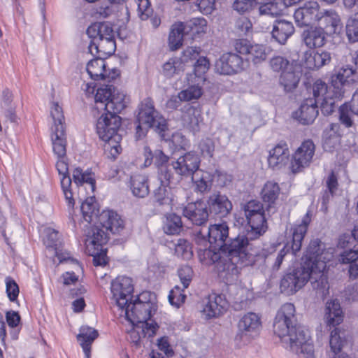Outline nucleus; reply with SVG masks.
Segmentation results:
<instances>
[{"label":"nucleus","mask_w":358,"mask_h":358,"mask_svg":"<svg viewBox=\"0 0 358 358\" xmlns=\"http://www.w3.org/2000/svg\"><path fill=\"white\" fill-rule=\"evenodd\" d=\"M227 306L223 295L213 293L203 300L201 313L206 320L218 317L227 310Z\"/></svg>","instance_id":"nucleus-15"},{"label":"nucleus","mask_w":358,"mask_h":358,"mask_svg":"<svg viewBox=\"0 0 358 358\" xmlns=\"http://www.w3.org/2000/svg\"><path fill=\"white\" fill-rule=\"evenodd\" d=\"M163 229L167 234L174 235L179 234L182 229L181 217L175 213L167 215Z\"/></svg>","instance_id":"nucleus-48"},{"label":"nucleus","mask_w":358,"mask_h":358,"mask_svg":"<svg viewBox=\"0 0 358 358\" xmlns=\"http://www.w3.org/2000/svg\"><path fill=\"white\" fill-rule=\"evenodd\" d=\"M329 259L330 254L325 252L323 243L317 238L310 241L301 264L311 262L315 266L319 262H323L327 264V261Z\"/></svg>","instance_id":"nucleus-25"},{"label":"nucleus","mask_w":358,"mask_h":358,"mask_svg":"<svg viewBox=\"0 0 358 358\" xmlns=\"http://www.w3.org/2000/svg\"><path fill=\"white\" fill-rule=\"evenodd\" d=\"M44 244L47 248H52L55 250H59L62 246V241L59 232L52 228H47L45 230Z\"/></svg>","instance_id":"nucleus-52"},{"label":"nucleus","mask_w":358,"mask_h":358,"mask_svg":"<svg viewBox=\"0 0 358 358\" xmlns=\"http://www.w3.org/2000/svg\"><path fill=\"white\" fill-rule=\"evenodd\" d=\"M319 15V3L317 1H308L295 10L294 17L298 26L306 27L317 22Z\"/></svg>","instance_id":"nucleus-20"},{"label":"nucleus","mask_w":358,"mask_h":358,"mask_svg":"<svg viewBox=\"0 0 358 358\" xmlns=\"http://www.w3.org/2000/svg\"><path fill=\"white\" fill-rule=\"evenodd\" d=\"M113 300L117 308H124L131 299L134 292L132 279L126 276H119L111 282Z\"/></svg>","instance_id":"nucleus-12"},{"label":"nucleus","mask_w":358,"mask_h":358,"mask_svg":"<svg viewBox=\"0 0 358 358\" xmlns=\"http://www.w3.org/2000/svg\"><path fill=\"white\" fill-rule=\"evenodd\" d=\"M245 62L238 55L231 52L223 54L215 63V70L220 74L231 75L244 69Z\"/></svg>","instance_id":"nucleus-19"},{"label":"nucleus","mask_w":358,"mask_h":358,"mask_svg":"<svg viewBox=\"0 0 358 358\" xmlns=\"http://www.w3.org/2000/svg\"><path fill=\"white\" fill-rule=\"evenodd\" d=\"M325 317L329 325L335 327L343 322V315L339 301L337 299L327 302Z\"/></svg>","instance_id":"nucleus-41"},{"label":"nucleus","mask_w":358,"mask_h":358,"mask_svg":"<svg viewBox=\"0 0 358 358\" xmlns=\"http://www.w3.org/2000/svg\"><path fill=\"white\" fill-rule=\"evenodd\" d=\"M266 58L264 47L262 45H252L248 55V60H251L255 64L260 63Z\"/></svg>","instance_id":"nucleus-57"},{"label":"nucleus","mask_w":358,"mask_h":358,"mask_svg":"<svg viewBox=\"0 0 358 358\" xmlns=\"http://www.w3.org/2000/svg\"><path fill=\"white\" fill-rule=\"evenodd\" d=\"M184 71V65L177 58L170 59L163 66V73L168 78L173 77Z\"/></svg>","instance_id":"nucleus-54"},{"label":"nucleus","mask_w":358,"mask_h":358,"mask_svg":"<svg viewBox=\"0 0 358 358\" xmlns=\"http://www.w3.org/2000/svg\"><path fill=\"white\" fill-rule=\"evenodd\" d=\"M207 206L210 213L218 215L220 217L227 216L232 210V203L228 197L220 192L213 193L207 200Z\"/></svg>","instance_id":"nucleus-24"},{"label":"nucleus","mask_w":358,"mask_h":358,"mask_svg":"<svg viewBox=\"0 0 358 358\" xmlns=\"http://www.w3.org/2000/svg\"><path fill=\"white\" fill-rule=\"evenodd\" d=\"M155 296L150 292H143L137 296L136 299L133 301L132 308H143L141 312L136 315L134 317V315L131 314L132 317L131 318L136 321V320H149L153 312L156 311L157 306L155 303ZM139 321V320H137Z\"/></svg>","instance_id":"nucleus-18"},{"label":"nucleus","mask_w":358,"mask_h":358,"mask_svg":"<svg viewBox=\"0 0 358 358\" xmlns=\"http://www.w3.org/2000/svg\"><path fill=\"white\" fill-rule=\"evenodd\" d=\"M246 218L250 217L257 213H263V205L261 202L255 200L248 201L243 208Z\"/></svg>","instance_id":"nucleus-63"},{"label":"nucleus","mask_w":358,"mask_h":358,"mask_svg":"<svg viewBox=\"0 0 358 358\" xmlns=\"http://www.w3.org/2000/svg\"><path fill=\"white\" fill-rule=\"evenodd\" d=\"M326 190L322 196V202L326 203L333 196L338 189V178L334 171H331L324 179Z\"/></svg>","instance_id":"nucleus-51"},{"label":"nucleus","mask_w":358,"mask_h":358,"mask_svg":"<svg viewBox=\"0 0 358 358\" xmlns=\"http://www.w3.org/2000/svg\"><path fill=\"white\" fill-rule=\"evenodd\" d=\"M183 215L194 224L204 227L209 216L208 206L200 200L189 203L183 209Z\"/></svg>","instance_id":"nucleus-21"},{"label":"nucleus","mask_w":358,"mask_h":358,"mask_svg":"<svg viewBox=\"0 0 358 358\" xmlns=\"http://www.w3.org/2000/svg\"><path fill=\"white\" fill-rule=\"evenodd\" d=\"M116 49V43L114 38H106V39H100L97 41L90 42L88 46L89 52L95 55L101 54V55H111Z\"/></svg>","instance_id":"nucleus-38"},{"label":"nucleus","mask_w":358,"mask_h":358,"mask_svg":"<svg viewBox=\"0 0 358 358\" xmlns=\"http://www.w3.org/2000/svg\"><path fill=\"white\" fill-rule=\"evenodd\" d=\"M175 253L184 259H189L192 257L190 243L185 239H179L175 245Z\"/></svg>","instance_id":"nucleus-56"},{"label":"nucleus","mask_w":358,"mask_h":358,"mask_svg":"<svg viewBox=\"0 0 358 358\" xmlns=\"http://www.w3.org/2000/svg\"><path fill=\"white\" fill-rule=\"evenodd\" d=\"M184 24L186 33L193 38L196 35L206 32L207 22L204 18L196 17L185 22Z\"/></svg>","instance_id":"nucleus-46"},{"label":"nucleus","mask_w":358,"mask_h":358,"mask_svg":"<svg viewBox=\"0 0 358 358\" xmlns=\"http://www.w3.org/2000/svg\"><path fill=\"white\" fill-rule=\"evenodd\" d=\"M99 222L106 231L113 234L119 233L124 228V222L120 216L115 211L103 210L99 216Z\"/></svg>","instance_id":"nucleus-29"},{"label":"nucleus","mask_w":358,"mask_h":358,"mask_svg":"<svg viewBox=\"0 0 358 358\" xmlns=\"http://www.w3.org/2000/svg\"><path fill=\"white\" fill-rule=\"evenodd\" d=\"M301 38L308 48H316L325 44L326 33L322 27H310L303 31Z\"/></svg>","instance_id":"nucleus-32"},{"label":"nucleus","mask_w":358,"mask_h":358,"mask_svg":"<svg viewBox=\"0 0 358 358\" xmlns=\"http://www.w3.org/2000/svg\"><path fill=\"white\" fill-rule=\"evenodd\" d=\"M301 76V67L294 64L280 73L279 83L283 87L285 92H292L298 87Z\"/></svg>","instance_id":"nucleus-28"},{"label":"nucleus","mask_w":358,"mask_h":358,"mask_svg":"<svg viewBox=\"0 0 358 358\" xmlns=\"http://www.w3.org/2000/svg\"><path fill=\"white\" fill-rule=\"evenodd\" d=\"M154 202L158 206L171 208L174 201L171 188L166 185H160L153 192Z\"/></svg>","instance_id":"nucleus-42"},{"label":"nucleus","mask_w":358,"mask_h":358,"mask_svg":"<svg viewBox=\"0 0 358 358\" xmlns=\"http://www.w3.org/2000/svg\"><path fill=\"white\" fill-rule=\"evenodd\" d=\"M339 113L341 122L346 127H352L354 122L352 115H358V89L353 94L351 101L340 107Z\"/></svg>","instance_id":"nucleus-31"},{"label":"nucleus","mask_w":358,"mask_h":358,"mask_svg":"<svg viewBox=\"0 0 358 358\" xmlns=\"http://www.w3.org/2000/svg\"><path fill=\"white\" fill-rule=\"evenodd\" d=\"M257 3L259 5V13L262 15L275 17L282 11L275 0H259Z\"/></svg>","instance_id":"nucleus-50"},{"label":"nucleus","mask_w":358,"mask_h":358,"mask_svg":"<svg viewBox=\"0 0 358 358\" xmlns=\"http://www.w3.org/2000/svg\"><path fill=\"white\" fill-rule=\"evenodd\" d=\"M80 208L84 219L88 222H92L93 217H96L98 215L99 208L94 196L87 197L82 203Z\"/></svg>","instance_id":"nucleus-47"},{"label":"nucleus","mask_w":358,"mask_h":358,"mask_svg":"<svg viewBox=\"0 0 358 358\" xmlns=\"http://www.w3.org/2000/svg\"><path fill=\"white\" fill-rule=\"evenodd\" d=\"M200 158L194 152H188L180 156L171 165L175 172L181 176H192L199 170Z\"/></svg>","instance_id":"nucleus-16"},{"label":"nucleus","mask_w":358,"mask_h":358,"mask_svg":"<svg viewBox=\"0 0 358 358\" xmlns=\"http://www.w3.org/2000/svg\"><path fill=\"white\" fill-rule=\"evenodd\" d=\"M280 193V187L278 183L268 181L267 182L261 192V196L263 201L268 203L270 208L275 203Z\"/></svg>","instance_id":"nucleus-44"},{"label":"nucleus","mask_w":358,"mask_h":358,"mask_svg":"<svg viewBox=\"0 0 358 358\" xmlns=\"http://www.w3.org/2000/svg\"><path fill=\"white\" fill-rule=\"evenodd\" d=\"M287 345L285 347L291 351L299 354L301 353L307 358H312L314 352V348L310 336L307 330H299L296 334H292L291 338H285Z\"/></svg>","instance_id":"nucleus-13"},{"label":"nucleus","mask_w":358,"mask_h":358,"mask_svg":"<svg viewBox=\"0 0 358 358\" xmlns=\"http://www.w3.org/2000/svg\"><path fill=\"white\" fill-rule=\"evenodd\" d=\"M261 327L260 317L254 313L244 315L238 323L236 341L246 343L255 336Z\"/></svg>","instance_id":"nucleus-11"},{"label":"nucleus","mask_w":358,"mask_h":358,"mask_svg":"<svg viewBox=\"0 0 358 358\" xmlns=\"http://www.w3.org/2000/svg\"><path fill=\"white\" fill-rule=\"evenodd\" d=\"M186 295L183 293L179 286L176 285L172 289L169 294V301L172 306L179 307L185 302Z\"/></svg>","instance_id":"nucleus-62"},{"label":"nucleus","mask_w":358,"mask_h":358,"mask_svg":"<svg viewBox=\"0 0 358 358\" xmlns=\"http://www.w3.org/2000/svg\"><path fill=\"white\" fill-rule=\"evenodd\" d=\"M315 145L311 140L303 141L296 150L291 162L292 172L296 173L308 166L315 155Z\"/></svg>","instance_id":"nucleus-17"},{"label":"nucleus","mask_w":358,"mask_h":358,"mask_svg":"<svg viewBox=\"0 0 358 358\" xmlns=\"http://www.w3.org/2000/svg\"><path fill=\"white\" fill-rule=\"evenodd\" d=\"M252 241L245 234H240L222 250L205 249L204 264H216L220 276L231 283L236 280L241 268L254 265L259 255V250L252 249Z\"/></svg>","instance_id":"nucleus-1"},{"label":"nucleus","mask_w":358,"mask_h":358,"mask_svg":"<svg viewBox=\"0 0 358 358\" xmlns=\"http://www.w3.org/2000/svg\"><path fill=\"white\" fill-rule=\"evenodd\" d=\"M120 125V117L106 111L99 117L96 125L99 138L106 142L105 151L108 152V157L113 159H116L122 150L120 145L122 136L117 134Z\"/></svg>","instance_id":"nucleus-3"},{"label":"nucleus","mask_w":358,"mask_h":358,"mask_svg":"<svg viewBox=\"0 0 358 358\" xmlns=\"http://www.w3.org/2000/svg\"><path fill=\"white\" fill-rule=\"evenodd\" d=\"M108 239L107 231H104L103 228L99 227H92L88 232L85 240V246L87 251L103 248V245L106 243ZM92 252L94 253V251Z\"/></svg>","instance_id":"nucleus-34"},{"label":"nucleus","mask_w":358,"mask_h":358,"mask_svg":"<svg viewBox=\"0 0 358 358\" xmlns=\"http://www.w3.org/2000/svg\"><path fill=\"white\" fill-rule=\"evenodd\" d=\"M195 242L201 248L199 249V255L201 261L204 264L203 250L211 249L217 251L222 250L227 244L225 243L229 236V227L225 223L210 225L209 227H202L195 230Z\"/></svg>","instance_id":"nucleus-6"},{"label":"nucleus","mask_w":358,"mask_h":358,"mask_svg":"<svg viewBox=\"0 0 358 358\" xmlns=\"http://www.w3.org/2000/svg\"><path fill=\"white\" fill-rule=\"evenodd\" d=\"M64 153L62 155H59L53 149L55 155L57 157L58 160L56 163V168L61 178V187L65 196L66 201L70 207H73L74 199L73 198V193L71 189L72 183L71 178L69 173V164L66 159V139H64Z\"/></svg>","instance_id":"nucleus-14"},{"label":"nucleus","mask_w":358,"mask_h":358,"mask_svg":"<svg viewBox=\"0 0 358 358\" xmlns=\"http://www.w3.org/2000/svg\"><path fill=\"white\" fill-rule=\"evenodd\" d=\"M201 48L197 47H187L185 50H184L182 52V55L180 59L181 61V64L184 65L185 63H187L191 61L197 60L200 58H203L204 57H200Z\"/></svg>","instance_id":"nucleus-60"},{"label":"nucleus","mask_w":358,"mask_h":358,"mask_svg":"<svg viewBox=\"0 0 358 358\" xmlns=\"http://www.w3.org/2000/svg\"><path fill=\"white\" fill-rule=\"evenodd\" d=\"M98 109L104 110L113 115L121 113L127 106V96L113 85L98 88L94 96Z\"/></svg>","instance_id":"nucleus-9"},{"label":"nucleus","mask_w":358,"mask_h":358,"mask_svg":"<svg viewBox=\"0 0 358 358\" xmlns=\"http://www.w3.org/2000/svg\"><path fill=\"white\" fill-rule=\"evenodd\" d=\"M294 64V62H290L286 57L280 55L273 56L269 61L271 69L274 72H280L281 73Z\"/></svg>","instance_id":"nucleus-55"},{"label":"nucleus","mask_w":358,"mask_h":358,"mask_svg":"<svg viewBox=\"0 0 358 358\" xmlns=\"http://www.w3.org/2000/svg\"><path fill=\"white\" fill-rule=\"evenodd\" d=\"M326 268L327 264L323 262H319L315 266L311 262L300 264L283 276L281 291L288 295L294 294L310 280L316 294L324 298L329 294V289Z\"/></svg>","instance_id":"nucleus-2"},{"label":"nucleus","mask_w":358,"mask_h":358,"mask_svg":"<svg viewBox=\"0 0 358 358\" xmlns=\"http://www.w3.org/2000/svg\"><path fill=\"white\" fill-rule=\"evenodd\" d=\"M295 307L291 303L283 304L278 310L273 322L274 333L280 338L284 347L287 343L285 338H291L292 334H296L303 328L296 326Z\"/></svg>","instance_id":"nucleus-8"},{"label":"nucleus","mask_w":358,"mask_h":358,"mask_svg":"<svg viewBox=\"0 0 358 358\" xmlns=\"http://www.w3.org/2000/svg\"><path fill=\"white\" fill-rule=\"evenodd\" d=\"M98 336V331L92 327L89 326L80 327L77 339L83 350L86 358L90 357L91 345Z\"/></svg>","instance_id":"nucleus-37"},{"label":"nucleus","mask_w":358,"mask_h":358,"mask_svg":"<svg viewBox=\"0 0 358 358\" xmlns=\"http://www.w3.org/2000/svg\"><path fill=\"white\" fill-rule=\"evenodd\" d=\"M342 264H350L349 273L350 276L356 277L358 275V251L349 250L344 251L339 258Z\"/></svg>","instance_id":"nucleus-45"},{"label":"nucleus","mask_w":358,"mask_h":358,"mask_svg":"<svg viewBox=\"0 0 358 358\" xmlns=\"http://www.w3.org/2000/svg\"><path fill=\"white\" fill-rule=\"evenodd\" d=\"M129 187L133 195L138 198H145L150 192L148 180L146 176L134 174L130 178Z\"/></svg>","instance_id":"nucleus-40"},{"label":"nucleus","mask_w":358,"mask_h":358,"mask_svg":"<svg viewBox=\"0 0 358 358\" xmlns=\"http://www.w3.org/2000/svg\"><path fill=\"white\" fill-rule=\"evenodd\" d=\"M313 99L317 100V103L324 96H329L328 91V86L326 83L320 79L317 80L312 87Z\"/></svg>","instance_id":"nucleus-59"},{"label":"nucleus","mask_w":358,"mask_h":358,"mask_svg":"<svg viewBox=\"0 0 358 358\" xmlns=\"http://www.w3.org/2000/svg\"><path fill=\"white\" fill-rule=\"evenodd\" d=\"M50 115L54 122L51 140L52 149L59 155L64 153V139L66 138L65 128L64 125V116L62 107L58 103H53L50 109Z\"/></svg>","instance_id":"nucleus-10"},{"label":"nucleus","mask_w":358,"mask_h":358,"mask_svg":"<svg viewBox=\"0 0 358 358\" xmlns=\"http://www.w3.org/2000/svg\"><path fill=\"white\" fill-rule=\"evenodd\" d=\"M329 345L334 356L341 352V350L343 345V341L341 339L340 332L336 328L331 332Z\"/></svg>","instance_id":"nucleus-61"},{"label":"nucleus","mask_w":358,"mask_h":358,"mask_svg":"<svg viewBox=\"0 0 358 358\" xmlns=\"http://www.w3.org/2000/svg\"><path fill=\"white\" fill-rule=\"evenodd\" d=\"M317 22L320 27L326 29L330 34L336 32L338 27L341 24V20L338 13L334 9H325L320 10V15Z\"/></svg>","instance_id":"nucleus-30"},{"label":"nucleus","mask_w":358,"mask_h":358,"mask_svg":"<svg viewBox=\"0 0 358 358\" xmlns=\"http://www.w3.org/2000/svg\"><path fill=\"white\" fill-rule=\"evenodd\" d=\"M5 282L6 291L9 300L12 302L17 301L20 292L18 285L11 277H6Z\"/></svg>","instance_id":"nucleus-64"},{"label":"nucleus","mask_w":358,"mask_h":358,"mask_svg":"<svg viewBox=\"0 0 358 358\" xmlns=\"http://www.w3.org/2000/svg\"><path fill=\"white\" fill-rule=\"evenodd\" d=\"M331 54L327 51L306 52L304 65L310 70L318 69L331 62Z\"/></svg>","instance_id":"nucleus-35"},{"label":"nucleus","mask_w":358,"mask_h":358,"mask_svg":"<svg viewBox=\"0 0 358 358\" xmlns=\"http://www.w3.org/2000/svg\"><path fill=\"white\" fill-rule=\"evenodd\" d=\"M210 67L206 57L200 58L194 64V73L187 75L190 86L178 93V96L171 98L169 101L171 107L176 108L180 101H190L199 99L203 94L201 84L205 80V74Z\"/></svg>","instance_id":"nucleus-5"},{"label":"nucleus","mask_w":358,"mask_h":358,"mask_svg":"<svg viewBox=\"0 0 358 358\" xmlns=\"http://www.w3.org/2000/svg\"><path fill=\"white\" fill-rule=\"evenodd\" d=\"M289 155L288 145L281 141L269 151L268 166L272 169H280L287 164Z\"/></svg>","instance_id":"nucleus-26"},{"label":"nucleus","mask_w":358,"mask_h":358,"mask_svg":"<svg viewBox=\"0 0 358 358\" xmlns=\"http://www.w3.org/2000/svg\"><path fill=\"white\" fill-rule=\"evenodd\" d=\"M188 36L183 22H175L171 27L169 36L170 50L174 51L179 49L183 43L184 38Z\"/></svg>","instance_id":"nucleus-39"},{"label":"nucleus","mask_w":358,"mask_h":358,"mask_svg":"<svg viewBox=\"0 0 358 358\" xmlns=\"http://www.w3.org/2000/svg\"><path fill=\"white\" fill-rule=\"evenodd\" d=\"M336 78L342 85L352 83L356 80V71L346 66L339 70Z\"/></svg>","instance_id":"nucleus-58"},{"label":"nucleus","mask_w":358,"mask_h":358,"mask_svg":"<svg viewBox=\"0 0 358 358\" xmlns=\"http://www.w3.org/2000/svg\"><path fill=\"white\" fill-rule=\"evenodd\" d=\"M87 71L90 78L94 80H113L119 76V71L116 69H113L112 72L107 73L106 69V62L98 56L94 59L90 60L87 64Z\"/></svg>","instance_id":"nucleus-22"},{"label":"nucleus","mask_w":358,"mask_h":358,"mask_svg":"<svg viewBox=\"0 0 358 358\" xmlns=\"http://www.w3.org/2000/svg\"><path fill=\"white\" fill-rule=\"evenodd\" d=\"M294 33V27L292 22L285 20H275L271 31L272 36L280 44H285Z\"/></svg>","instance_id":"nucleus-36"},{"label":"nucleus","mask_w":358,"mask_h":358,"mask_svg":"<svg viewBox=\"0 0 358 358\" xmlns=\"http://www.w3.org/2000/svg\"><path fill=\"white\" fill-rule=\"evenodd\" d=\"M319 114L317 100L307 98L301 103L299 111L296 112V118L303 124L313 123Z\"/></svg>","instance_id":"nucleus-27"},{"label":"nucleus","mask_w":358,"mask_h":358,"mask_svg":"<svg viewBox=\"0 0 358 358\" xmlns=\"http://www.w3.org/2000/svg\"><path fill=\"white\" fill-rule=\"evenodd\" d=\"M311 221V214L308 211L303 216L301 222L292 226L287 237V243L275 256V262L272 266L273 271H278L282 262L291 251L292 255L296 256L301 248L302 243L307 233L308 227Z\"/></svg>","instance_id":"nucleus-7"},{"label":"nucleus","mask_w":358,"mask_h":358,"mask_svg":"<svg viewBox=\"0 0 358 358\" xmlns=\"http://www.w3.org/2000/svg\"><path fill=\"white\" fill-rule=\"evenodd\" d=\"M133 306V301L131 299L127 303V304L124 308H118L121 312L124 313V315L126 317V319L131 324V325H137L138 324H141V327L142 328V334L143 335H145V334H148V337H152L155 334L156 331L158 329V325L157 323H148L147 321L148 320H138L139 321H134L133 320L131 317H132V315H134V317H135L136 315H138V313L141 312V310H143V308H135L134 309L132 308Z\"/></svg>","instance_id":"nucleus-23"},{"label":"nucleus","mask_w":358,"mask_h":358,"mask_svg":"<svg viewBox=\"0 0 358 358\" xmlns=\"http://www.w3.org/2000/svg\"><path fill=\"white\" fill-rule=\"evenodd\" d=\"M73 179L78 186L83 184L88 185L92 192L95 189V180L91 173L83 172L80 168H76L73 172Z\"/></svg>","instance_id":"nucleus-49"},{"label":"nucleus","mask_w":358,"mask_h":358,"mask_svg":"<svg viewBox=\"0 0 358 358\" xmlns=\"http://www.w3.org/2000/svg\"><path fill=\"white\" fill-rule=\"evenodd\" d=\"M248 224L246 235L248 238L255 240L264 234L267 229V223L264 213H257L246 218Z\"/></svg>","instance_id":"nucleus-33"},{"label":"nucleus","mask_w":358,"mask_h":358,"mask_svg":"<svg viewBox=\"0 0 358 358\" xmlns=\"http://www.w3.org/2000/svg\"><path fill=\"white\" fill-rule=\"evenodd\" d=\"M191 177L195 185V192L204 194L210 190L213 176L210 173L199 169Z\"/></svg>","instance_id":"nucleus-43"},{"label":"nucleus","mask_w":358,"mask_h":358,"mask_svg":"<svg viewBox=\"0 0 358 358\" xmlns=\"http://www.w3.org/2000/svg\"><path fill=\"white\" fill-rule=\"evenodd\" d=\"M345 32L350 43L358 42V13L348 19L345 27Z\"/></svg>","instance_id":"nucleus-53"},{"label":"nucleus","mask_w":358,"mask_h":358,"mask_svg":"<svg viewBox=\"0 0 358 358\" xmlns=\"http://www.w3.org/2000/svg\"><path fill=\"white\" fill-rule=\"evenodd\" d=\"M136 117V136L138 139L144 137L150 128L154 129L162 136L168 129L166 120L155 109L154 102L146 98L138 105Z\"/></svg>","instance_id":"nucleus-4"}]
</instances>
